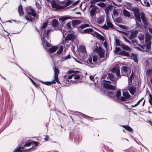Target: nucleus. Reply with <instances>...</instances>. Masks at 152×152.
<instances>
[{"mask_svg":"<svg viewBox=\"0 0 152 152\" xmlns=\"http://www.w3.org/2000/svg\"><path fill=\"white\" fill-rule=\"evenodd\" d=\"M50 29H48L47 32H45V31H42V36H41V39L43 45L45 44V45L48 47H51V45L49 43V42H50V37L49 34H48V32L50 30Z\"/></svg>","mask_w":152,"mask_h":152,"instance_id":"obj_1","label":"nucleus"},{"mask_svg":"<svg viewBox=\"0 0 152 152\" xmlns=\"http://www.w3.org/2000/svg\"><path fill=\"white\" fill-rule=\"evenodd\" d=\"M107 95L113 99H116L119 98V97L121 95V92L120 91L118 90L115 94L114 91H109L107 92Z\"/></svg>","mask_w":152,"mask_h":152,"instance_id":"obj_2","label":"nucleus"},{"mask_svg":"<svg viewBox=\"0 0 152 152\" xmlns=\"http://www.w3.org/2000/svg\"><path fill=\"white\" fill-rule=\"evenodd\" d=\"M80 72L79 71H74L73 70H70L68 71L67 73V75L69 74H72L71 75L69 76L66 80V83H68L70 82V80H69V79H72V77L75 75V74H77Z\"/></svg>","mask_w":152,"mask_h":152,"instance_id":"obj_3","label":"nucleus"},{"mask_svg":"<svg viewBox=\"0 0 152 152\" xmlns=\"http://www.w3.org/2000/svg\"><path fill=\"white\" fill-rule=\"evenodd\" d=\"M25 10L26 13L30 16H32L36 17V15L34 10L31 6L28 7L26 8Z\"/></svg>","mask_w":152,"mask_h":152,"instance_id":"obj_4","label":"nucleus"},{"mask_svg":"<svg viewBox=\"0 0 152 152\" xmlns=\"http://www.w3.org/2000/svg\"><path fill=\"white\" fill-rule=\"evenodd\" d=\"M107 25L106 24H104V25L102 26V28L104 29H108L109 28H113V25L112 23L110 22L109 19H107L106 21Z\"/></svg>","mask_w":152,"mask_h":152,"instance_id":"obj_5","label":"nucleus"},{"mask_svg":"<svg viewBox=\"0 0 152 152\" xmlns=\"http://www.w3.org/2000/svg\"><path fill=\"white\" fill-rule=\"evenodd\" d=\"M53 69L54 71V75L53 76L54 79L56 80L57 83L58 84H61L60 82L59 81L58 76V75L59 73V70L55 67H53Z\"/></svg>","mask_w":152,"mask_h":152,"instance_id":"obj_6","label":"nucleus"},{"mask_svg":"<svg viewBox=\"0 0 152 152\" xmlns=\"http://www.w3.org/2000/svg\"><path fill=\"white\" fill-rule=\"evenodd\" d=\"M105 82L104 83L103 86L104 88L106 89H109L111 90H114L115 87L110 84V82L108 81L105 80Z\"/></svg>","mask_w":152,"mask_h":152,"instance_id":"obj_7","label":"nucleus"},{"mask_svg":"<svg viewBox=\"0 0 152 152\" xmlns=\"http://www.w3.org/2000/svg\"><path fill=\"white\" fill-rule=\"evenodd\" d=\"M48 22H46L44 23L42 25L41 27V36H42V35H43L42 32V31H45V32H47L48 31V29H50V31H49L48 32V34L50 32H52L53 31V29H52L51 28H48L47 30L45 29V28L48 25Z\"/></svg>","mask_w":152,"mask_h":152,"instance_id":"obj_8","label":"nucleus"},{"mask_svg":"<svg viewBox=\"0 0 152 152\" xmlns=\"http://www.w3.org/2000/svg\"><path fill=\"white\" fill-rule=\"evenodd\" d=\"M107 78L110 80L111 81L114 82L113 84H115L118 80V78H117L114 75H113L112 74L109 73L108 74V76H107Z\"/></svg>","mask_w":152,"mask_h":152,"instance_id":"obj_9","label":"nucleus"},{"mask_svg":"<svg viewBox=\"0 0 152 152\" xmlns=\"http://www.w3.org/2000/svg\"><path fill=\"white\" fill-rule=\"evenodd\" d=\"M112 72L115 73L117 76V78L118 79L121 78V75L120 74L119 68L116 67L113 68L112 70Z\"/></svg>","mask_w":152,"mask_h":152,"instance_id":"obj_10","label":"nucleus"},{"mask_svg":"<svg viewBox=\"0 0 152 152\" xmlns=\"http://www.w3.org/2000/svg\"><path fill=\"white\" fill-rule=\"evenodd\" d=\"M121 73L123 76L128 77L129 75L127 72L128 71V68L126 66H123L121 68Z\"/></svg>","mask_w":152,"mask_h":152,"instance_id":"obj_11","label":"nucleus"},{"mask_svg":"<svg viewBox=\"0 0 152 152\" xmlns=\"http://www.w3.org/2000/svg\"><path fill=\"white\" fill-rule=\"evenodd\" d=\"M76 18L72 17L69 16V15L67 16H64V17H62L61 18H60L59 19V20H60L61 22L63 23H64V22L65 21L67 20L68 19H70V20H72L73 19H75Z\"/></svg>","mask_w":152,"mask_h":152,"instance_id":"obj_12","label":"nucleus"},{"mask_svg":"<svg viewBox=\"0 0 152 152\" xmlns=\"http://www.w3.org/2000/svg\"><path fill=\"white\" fill-rule=\"evenodd\" d=\"M75 39L74 34H73L71 33L68 34L66 37L65 38V41H73Z\"/></svg>","mask_w":152,"mask_h":152,"instance_id":"obj_13","label":"nucleus"},{"mask_svg":"<svg viewBox=\"0 0 152 152\" xmlns=\"http://www.w3.org/2000/svg\"><path fill=\"white\" fill-rule=\"evenodd\" d=\"M52 7L57 9H62V6L59 5L58 4L54 2H52L51 3Z\"/></svg>","mask_w":152,"mask_h":152,"instance_id":"obj_14","label":"nucleus"},{"mask_svg":"<svg viewBox=\"0 0 152 152\" xmlns=\"http://www.w3.org/2000/svg\"><path fill=\"white\" fill-rule=\"evenodd\" d=\"M138 34V31L137 30H135L132 32L129 37L130 39H132L136 37Z\"/></svg>","mask_w":152,"mask_h":152,"instance_id":"obj_15","label":"nucleus"},{"mask_svg":"<svg viewBox=\"0 0 152 152\" xmlns=\"http://www.w3.org/2000/svg\"><path fill=\"white\" fill-rule=\"evenodd\" d=\"M18 12L20 16H22L24 15L23 7L21 4L18 6Z\"/></svg>","mask_w":152,"mask_h":152,"instance_id":"obj_16","label":"nucleus"},{"mask_svg":"<svg viewBox=\"0 0 152 152\" xmlns=\"http://www.w3.org/2000/svg\"><path fill=\"white\" fill-rule=\"evenodd\" d=\"M39 81L45 85L50 86L52 84H55L56 83V81L53 79L51 82H43L41 81Z\"/></svg>","mask_w":152,"mask_h":152,"instance_id":"obj_17","label":"nucleus"},{"mask_svg":"<svg viewBox=\"0 0 152 152\" xmlns=\"http://www.w3.org/2000/svg\"><path fill=\"white\" fill-rule=\"evenodd\" d=\"M104 21V17L103 16H101L97 18L96 23L99 24H101Z\"/></svg>","mask_w":152,"mask_h":152,"instance_id":"obj_18","label":"nucleus"},{"mask_svg":"<svg viewBox=\"0 0 152 152\" xmlns=\"http://www.w3.org/2000/svg\"><path fill=\"white\" fill-rule=\"evenodd\" d=\"M138 37L141 43H143L145 38L144 35L142 33H140L139 34Z\"/></svg>","mask_w":152,"mask_h":152,"instance_id":"obj_19","label":"nucleus"},{"mask_svg":"<svg viewBox=\"0 0 152 152\" xmlns=\"http://www.w3.org/2000/svg\"><path fill=\"white\" fill-rule=\"evenodd\" d=\"M72 24L73 27L76 25H79L80 23V20H75L72 21Z\"/></svg>","mask_w":152,"mask_h":152,"instance_id":"obj_20","label":"nucleus"},{"mask_svg":"<svg viewBox=\"0 0 152 152\" xmlns=\"http://www.w3.org/2000/svg\"><path fill=\"white\" fill-rule=\"evenodd\" d=\"M130 56L131 58L133 59L134 61L137 63H138V60L137 59V55L136 54L132 53L131 56Z\"/></svg>","mask_w":152,"mask_h":152,"instance_id":"obj_21","label":"nucleus"},{"mask_svg":"<svg viewBox=\"0 0 152 152\" xmlns=\"http://www.w3.org/2000/svg\"><path fill=\"white\" fill-rule=\"evenodd\" d=\"M118 54L120 55L126 56L128 57H130V55L128 52L125 51H121L119 52Z\"/></svg>","mask_w":152,"mask_h":152,"instance_id":"obj_22","label":"nucleus"},{"mask_svg":"<svg viewBox=\"0 0 152 152\" xmlns=\"http://www.w3.org/2000/svg\"><path fill=\"white\" fill-rule=\"evenodd\" d=\"M96 10V8H93L91 10L90 12V16L92 17L95 15Z\"/></svg>","mask_w":152,"mask_h":152,"instance_id":"obj_23","label":"nucleus"},{"mask_svg":"<svg viewBox=\"0 0 152 152\" xmlns=\"http://www.w3.org/2000/svg\"><path fill=\"white\" fill-rule=\"evenodd\" d=\"M121 47L122 48L123 50L131 51V49L130 47L124 44H121Z\"/></svg>","mask_w":152,"mask_h":152,"instance_id":"obj_24","label":"nucleus"},{"mask_svg":"<svg viewBox=\"0 0 152 152\" xmlns=\"http://www.w3.org/2000/svg\"><path fill=\"white\" fill-rule=\"evenodd\" d=\"M151 37L150 34L149 33H147L145 35V43L148 42H151L150 40L151 39Z\"/></svg>","mask_w":152,"mask_h":152,"instance_id":"obj_25","label":"nucleus"},{"mask_svg":"<svg viewBox=\"0 0 152 152\" xmlns=\"http://www.w3.org/2000/svg\"><path fill=\"white\" fill-rule=\"evenodd\" d=\"M58 48L57 46L52 47L49 49L48 51L50 53L55 52L57 50Z\"/></svg>","mask_w":152,"mask_h":152,"instance_id":"obj_26","label":"nucleus"},{"mask_svg":"<svg viewBox=\"0 0 152 152\" xmlns=\"http://www.w3.org/2000/svg\"><path fill=\"white\" fill-rule=\"evenodd\" d=\"M113 6L112 5H109L108 6L105 7L104 9V11L106 15L108 14L110 9Z\"/></svg>","mask_w":152,"mask_h":152,"instance_id":"obj_27","label":"nucleus"},{"mask_svg":"<svg viewBox=\"0 0 152 152\" xmlns=\"http://www.w3.org/2000/svg\"><path fill=\"white\" fill-rule=\"evenodd\" d=\"M123 13L125 16L129 17L130 16V14L129 12L125 9L123 10Z\"/></svg>","mask_w":152,"mask_h":152,"instance_id":"obj_28","label":"nucleus"},{"mask_svg":"<svg viewBox=\"0 0 152 152\" xmlns=\"http://www.w3.org/2000/svg\"><path fill=\"white\" fill-rule=\"evenodd\" d=\"M52 24L53 27L58 26V20L56 19H53L52 21Z\"/></svg>","mask_w":152,"mask_h":152,"instance_id":"obj_29","label":"nucleus"},{"mask_svg":"<svg viewBox=\"0 0 152 152\" xmlns=\"http://www.w3.org/2000/svg\"><path fill=\"white\" fill-rule=\"evenodd\" d=\"M129 91L130 93L133 95L136 91L135 88L133 87H131L129 89Z\"/></svg>","mask_w":152,"mask_h":152,"instance_id":"obj_30","label":"nucleus"},{"mask_svg":"<svg viewBox=\"0 0 152 152\" xmlns=\"http://www.w3.org/2000/svg\"><path fill=\"white\" fill-rule=\"evenodd\" d=\"M123 127L129 132H133V130L132 128L128 125L123 126Z\"/></svg>","mask_w":152,"mask_h":152,"instance_id":"obj_31","label":"nucleus"},{"mask_svg":"<svg viewBox=\"0 0 152 152\" xmlns=\"http://www.w3.org/2000/svg\"><path fill=\"white\" fill-rule=\"evenodd\" d=\"M33 143H35V147L37 146L38 144V143L37 142H34V141L32 142H26L24 145L25 146H30L31 144H32Z\"/></svg>","mask_w":152,"mask_h":152,"instance_id":"obj_32","label":"nucleus"},{"mask_svg":"<svg viewBox=\"0 0 152 152\" xmlns=\"http://www.w3.org/2000/svg\"><path fill=\"white\" fill-rule=\"evenodd\" d=\"M72 1L70 0L67 1L66 2L65 5L62 6V9L65 8L66 7L69 6L72 3Z\"/></svg>","mask_w":152,"mask_h":152,"instance_id":"obj_33","label":"nucleus"},{"mask_svg":"<svg viewBox=\"0 0 152 152\" xmlns=\"http://www.w3.org/2000/svg\"><path fill=\"white\" fill-rule=\"evenodd\" d=\"M123 96L127 99H129L130 96V95L128 92H124L123 93Z\"/></svg>","mask_w":152,"mask_h":152,"instance_id":"obj_34","label":"nucleus"},{"mask_svg":"<svg viewBox=\"0 0 152 152\" xmlns=\"http://www.w3.org/2000/svg\"><path fill=\"white\" fill-rule=\"evenodd\" d=\"M103 50V48L100 47H97L95 48V51L98 54Z\"/></svg>","mask_w":152,"mask_h":152,"instance_id":"obj_35","label":"nucleus"},{"mask_svg":"<svg viewBox=\"0 0 152 152\" xmlns=\"http://www.w3.org/2000/svg\"><path fill=\"white\" fill-rule=\"evenodd\" d=\"M104 51L105 50L103 49L101 52L98 53L99 57L101 58H102L104 56Z\"/></svg>","mask_w":152,"mask_h":152,"instance_id":"obj_36","label":"nucleus"},{"mask_svg":"<svg viewBox=\"0 0 152 152\" xmlns=\"http://www.w3.org/2000/svg\"><path fill=\"white\" fill-rule=\"evenodd\" d=\"M104 51L105 50L103 49L101 52L98 53L99 57L101 58H102L104 56Z\"/></svg>","mask_w":152,"mask_h":152,"instance_id":"obj_37","label":"nucleus"},{"mask_svg":"<svg viewBox=\"0 0 152 152\" xmlns=\"http://www.w3.org/2000/svg\"><path fill=\"white\" fill-rule=\"evenodd\" d=\"M63 46L61 45L59 47V50L56 52V53L58 54H60L63 51Z\"/></svg>","mask_w":152,"mask_h":152,"instance_id":"obj_38","label":"nucleus"},{"mask_svg":"<svg viewBox=\"0 0 152 152\" xmlns=\"http://www.w3.org/2000/svg\"><path fill=\"white\" fill-rule=\"evenodd\" d=\"M21 148L23 149V147H19L18 148L14 150L13 152H22L23 151H25L24 150H21L20 149Z\"/></svg>","mask_w":152,"mask_h":152,"instance_id":"obj_39","label":"nucleus"},{"mask_svg":"<svg viewBox=\"0 0 152 152\" xmlns=\"http://www.w3.org/2000/svg\"><path fill=\"white\" fill-rule=\"evenodd\" d=\"M139 10L137 8H135L134 9L133 13L134 16L139 15Z\"/></svg>","mask_w":152,"mask_h":152,"instance_id":"obj_40","label":"nucleus"},{"mask_svg":"<svg viewBox=\"0 0 152 152\" xmlns=\"http://www.w3.org/2000/svg\"><path fill=\"white\" fill-rule=\"evenodd\" d=\"M85 31H86V33H90L94 31V30L91 28H88L85 29Z\"/></svg>","mask_w":152,"mask_h":152,"instance_id":"obj_41","label":"nucleus"},{"mask_svg":"<svg viewBox=\"0 0 152 152\" xmlns=\"http://www.w3.org/2000/svg\"><path fill=\"white\" fill-rule=\"evenodd\" d=\"M80 50L81 51L84 53H86V50L85 46L82 45L80 46Z\"/></svg>","mask_w":152,"mask_h":152,"instance_id":"obj_42","label":"nucleus"},{"mask_svg":"<svg viewBox=\"0 0 152 152\" xmlns=\"http://www.w3.org/2000/svg\"><path fill=\"white\" fill-rule=\"evenodd\" d=\"M71 56L70 55L68 54L66 56L63 57L61 59V61H64L70 58Z\"/></svg>","mask_w":152,"mask_h":152,"instance_id":"obj_43","label":"nucleus"},{"mask_svg":"<svg viewBox=\"0 0 152 152\" xmlns=\"http://www.w3.org/2000/svg\"><path fill=\"white\" fill-rule=\"evenodd\" d=\"M97 5L100 7L104 8L105 7L106 4L103 2H101L97 4Z\"/></svg>","mask_w":152,"mask_h":152,"instance_id":"obj_44","label":"nucleus"},{"mask_svg":"<svg viewBox=\"0 0 152 152\" xmlns=\"http://www.w3.org/2000/svg\"><path fill=\"white\" fill-rule=\"evenodd\" d=\"M115 43L116 45L118 46H121V45L120 44V41L119 39L116 38L115 39Z\"/></svg>","mask_w":152,"mask_h":152,"instance_id":"obj_45","label":"nucleus"},{"mask_svg":"<svg viewBox=\"0 0 152 152\" xmlns=\"http://www.w3.org/2000/svg\"><path fill=\"white\" fill-rule=\"evenodd\" d=\"M146 49H149L151 48V42H148L146 43Z\"/></svg>","mask_w":152,"mask_h":152,"instance_id":"obj_46","label":"nucleus"},{"mask_svg":"<svg viewBox=\"0 0 152 152\" xmlns=\"http://www.w3.org/2000/svg\"><path fill=\"white\" fill-rule=\"evenodd\" d=\"M115 22L118 23H121L122 22V19L121 17L116 18L115 19Z\"/></svg>","mask_w":152,"mask_h":152,"instance_id":"obj_47","label":"nucleus"},{"mask_svg":"<svg viewBox=\"0 0 152 152\" xmlns=\"http://www.w3.org/2000/svg\"><path fill=\"white\" fill-rule=\"evenodd\" d=\"M134 16L136 19V20L137 21H138L139 22L141 23V21L140 15L135 16Z\"/></svg>","mask_w":152,"mask_h":152,"instance_id":"obj_48","label":"nucleus"},{"mask_svg":"<svg viewBox=\"0 0 152 152\" xmlns=\"http://www.w3.org/2000/svg\"><path fill=\"white\" fill-rule=\"evenodd\" d=\"M117 25L119 26V27L124 29H127L128 28V27L126 26L117 24Z\"/></svg>","mask_w":152,"mask_h":152,"instance_id":"obj_49","label":"nucleus"},{"mask_svg":"<svg viewBox=\"0 0 152 152\" xmlns=\"http://www.w3.org/2000/svg\"><path fill=\"white\" fill-rule=\"evenodd\" d=\"M121 51V50L120 48L116 47L115 50L114 51V53L115 54H117L119 51Z\"/></svg>","mask_w":152,"mask_h":152,"instance_id":"obj_50","label":"nucleus"},{"mask_svg":"<svg viewBox=\"0 0 152 152\" xmlns=\"http://www.w3.org/2000/svg\"><path fill=\"white\" fill-rule=\"evenodd\" d=\"M92 58L91 57L89 56L87 59V61L88 64H92Z\"/></svg>","mask_w":152,"mask_h":152,"instance_id":"obj_51","label":"nucleus"},{"mask_svg":"<svg viewBox=\"0 0 152 152\" xmlns=\"http://www.w3.org/2000/svg\"><path fill=\"white\" fill-rule=\"evenodd\" d=\"M128 77V80L130 82H131L134 76H133V72L132 71V74L131 75L129 76V77Z\"/></svg>","mask_w":152,"mask_h":152,"instance_id":"obj_52","label":"nucleus"},{"mask_svg":"<svg viewBox=\"0 0 152 152\" xmlns=\"http://www.w3.org/2000/svg\"><path fill=\"white\" fill-rule=\"evenodd\" d=\"M152 73V69H149L147 71L146 74L147 75H148V76H150Z\"/></svg>","mask_w":152,"mask_h":152,"instance_id":"obj_53","label":"nucleus"},{"mask_svg":"<svg viewBox=\"0 0 152 152\" xmlns=\"http://www.w3.org/2000/svg\"><path fill=\"white\" fill-rule=\"evenodd\" d=\"M149 102L151 105H152V95L149 93Z\"/></svg>","mask_w":152,"mask_h":152,"instance_id":"obj_54","label":"nucleus"},{"mask_svg":"<svg viewBox=\"0 0 152 152\" xmlns=\"http://www.w3.org/2000/svg\"><path fill=\"white\" fill-rule=\"evenodd\" d=\"M116 99L118 100H120L122 101H125L127 99L125 98V97L124 96H122L121 97V96L119 97V98L118 99Z\"/></svg>","mask_w":152,"mask_h":152,"instance_id":"obj_55","label":"nucleus"},{"mask_svg":"<svg viewBox=\"0 0 152 152\" xmlns=\"http://www.w3.org/2000/svg\"><path fill=\"white\" fill-rule=\"evenodd\" d=\"M89 25L88 24H83L80 26V27L81 28L83 29L85 28L89 27Z\"/></svg>","mask_w":152,"mask_h":152,"instance_id":"obj_56","label":"nucleus"},{"mask_svg":"<svg viewBox=\"0 0 152 152\" xmlns=\"http://www.w3.org/2000/svg\"><path fill=\"white\" fill-rule=\"evenodd\" d=\"M81 82L80 80H70V83H72L73 84H77L78 83H80Z\"/></svg>","mask_w":152,"mask_h":152,"instance_id":"obj_57","label":"nucleus"},{"mask_svg":"<svg viewBox=\"0 0 152 152\" xmlns=\"http://www.w3.org/2000/svg\"><path fill=\"white\" fill-rule=\"evenodd\" d=\"M75 75L74 76V79L75 80L80 79V75H75Z\"/></svg>","mask_w":152,"mask_h":152,"instance_id":"obj_58","label":"nucleus"},{"mask_svg":"<svg viewBox=\"0 0 152 152\" xmlns=\"http://www.w3.org/2000/svg\"><path fill=\"white\" fill-rule=\"evenodd\" d=\"M99 2L98 0H92L90 2V3L92 4H95L96 2Z\"/></svg>","mask_w":152,"mask_h":152,"instance_id":"obj_59","label":"nucleus"},{"mask_svg":"<svg viewBox=\"0 0 152 152\" xmlns=\"http://www.w3.org/2000/svg\"><path fill=\"white\" fill-rule=\"evenodd\" d=\"M97 37L100 40H102L103 39V37L101 34H97Z\"/></svg>","mask_w":152,"mask_h":152,"instance_id":"obj_60","label":"nucleus"},{"mask_svg":"<svg viewBox=\"0 0 152 152\" xmlns=\"http://www.w3.org/2000/svg\"><path fill=\"white\" fill-rule=\"evenodd\" d=\"M97 56L96 55H94L93 57V60L94 62L96 63L97 60Z\"/></svg>","mask_w":152,"mask_h":152,"instance_id":"obj_61","label":"nucleus"},{"mask_svg":"<svg viewBox=\"0 0 152 152\" xmlns=\"http://www.w3.org/2000/svg\"><path fill=\"white\" fill-rule=\"evenodd\" d=\"M66 26L69 29L71 28V26L70 22L67 23L66 24Z\"/></svg>","mask_w":152,"mask_h":152,"instance_id":"obj_62","label":"nucleus"},{"mask_svg":"<svg viewBox=\"0 0 152 152\" xmlns=\"http://www.w3.org/2000/svg\"><path fill=\"white\" fill-rule=\"evenodd\" d=\"M113 13L114 16H117L118 15V13L117 11H116L115 9H114L113 11Z\"/></svg>","mask_w":152,"mask_h":152,"instance_id":"obj_63","label":"nucleus"},{"mask_svg":"<svg viewBox=\"0 0 152 152\" xmlns=\"http://www.w3.org/2000/svg\"><path fill=\"white\" fill-rule=\"evenodd\" d=\"M136 24L137 28H141V25L140 23H138L136 20Z\"/></svg>","mask_w":152,"mask_h":152,"instance_id":"obj_64","label":"nucleus"}]
</instances>
